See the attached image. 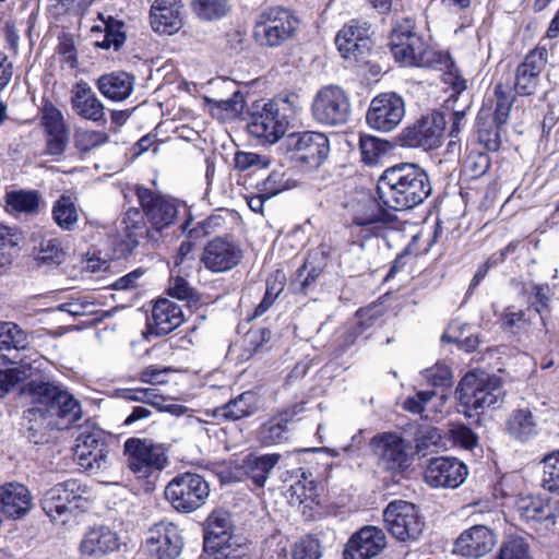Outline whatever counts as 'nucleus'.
I'll list each match as a JSON object with an SVG mask.
<instances>
[{
  "instance_id": "1",
  "label": "nucleus",
  "mask_w": 559,
  "mask_h": 559,
  "mask_svg": "<svg viewBox=\"0 0 559 559\" xmlns=\"http://www.w3.org/2000/svg\"><path fill=\"white\" fill-rule=\"evenodd\" d=\"M32 403L23 414L25 437L34 444L48 442L53 430L69 428L81 418V406L69 392L51 383L31 384Z\"/></svg>"
},
{
  "instance_id": "2",
  "label": "nucleus",
  "mask_w": 559,
  "mask_h": 559,
  "mask_svg": "<svg viewBox=\"0 0 559 559\" xmlns=\"http://www.w3.org/2000/svg\"><path fill=\"white\" fill-rule=\"evenodd\" d=\"M431 190L425 169L409 163L386 168L377 183V193L382 205L395 211L409 210L421 204Z\"/></svg>"
},
{
  "instance_id": "3",
  "label": "nucleus",
  "mask_w": 559,
  "mask_h": 559,
  "mask_svg": "<svg viewBox=\"0 0 559 559\" xmlns=\"http://www.w3.org/2000/svg\"><path fill=\"white\" fill-rule=\"evenodd\" d=\"M390 49L396 61L408 67L433 68L443 58V53L435 50L408 20L393 28Z\"/></svg>"
},
{
  "instance_id": "4",
  "label": "nucleus",
  "mask_w": 559,
  "mask_h": 559,
  "mask_svg": "<svg viewBox=\"0 0 559 559\" xmlns=\"http://www.w3.org/2000/svg\"><path fill=\"white\" fill-rule=\"evenodd\" d=\"M515 95L501 83L493 88L492 97L481 107L478 121V140L491 152H497L501 146L500 128L506 124L510 117Z\"/></svg>"
},
{
  "instance_id": "5",
  "label": "nucleus",
  "mask_w": 559,
  "mask_h": 559,
  "mask_svg": "<svg viewBox=\"0 0 559 559\" xmlns=\"http://www.w3.org/2000/svg\"><path fill=\"white\" fill-rule=\"evenodd\" d=\"M299 20L288 8H263L253 25V38L262 47L275 48L290 40L297 33Z\"/></svg>"
},
{
  "instance_id": "6",
  "label": "nucleus",
  "mask_w": 559,
  "mask_h": 559,
  "mask_svg": "<svg viewBox=\"0 0 559 559\" xmlns=\"http://www.w3.org/2000/svg\"><path fill=\"white\" fill-rule=\"evenodd\" d=\"M164 495L176 511L191 513L206 502L210 486L199 474L182 473L167 484Z\"/></svg>"
},
{
  "instance_id": "7",
  "label": "nucleus",
  "mask_w": 559,
  "mask_h": 559,
  "mask_svg": "<svg viewBox=\"0 0 559 559\" xmlns=\"http://www.w3.org/2000/svg\"><path fill=\"white\" fill-rule=\"evenodd\" d=\"M459 400L469 411L491 407L502 397L501 381L486 373H467L459 383Z\"/></svg>"
},
{
  "instance_id": "8",
  "label": "nucleus",
  "mask_w": 559,
  "mask_h": 559,
  "mask_svg": "<svg viewBox=\"0 0 559 559\" xmlns=\"http://www.w3.org/2000/svg\"><path fill=\"white\" fill-rule=\"evenodd\" d=\"M383 521L388 532L403 543L416 542L425 527L418 508L404 500L390 502L383 511Z\"/></svg>"
},
{
  "instance_id": "9",
  "label": "nucleus",
  "mask_w": 559,
  "mask_h": 559,
  "mask_svg": "<svg viewBox=\"0 0 559 559\" xmlns=\"http://www.w3.org/2000/svg\"><path fill=\"white\" fill-rule=\"evenodd\" d=\"M348 94L337 85H326L318 91L312 102V116L321 124L344 126L350 117Z\"/></svg>"
},
{
  "instance_id": "10",
  "label": "nucleus",
  "mask_w": 559,
  "mask_h": 559,
  "mask_svg": "<svg viewBox=\"0 0 559 559\" xmlns=\"http://www.w3.org/2000/svg\"><path fill=\"white\" fill-rule=\"evenodd\" d=\"M128 467L139 477L146 478L153 471H162L168 464L163 444L148 439L129 438L123 444Z\"/></svg>"
},
{
  "instance_id": "11",
  "label": "nucleus",
  "mask_w": 559,
  "mask_h": 559,
  "mask_svg": "<svg viewBox=\"0 0 559 559\" xmlns=\"http://www.w3.org/2000/svg\"><path fill=\"white\" fill-rule=\"evenodd\" d=\"M85 492L86 489L76 479L59 483L45 491L43 510L52 521L66 523L73 510L79 508Z\"/></svg>"
},
{
  "instance_id": "12",
  "label": "nucleus",
  "mask_w": 559,
  "mask_h": 559,
  "mask_svg": "<svg viewBox=\"0 0 559 559\" xmlns=\"http://www.w3.org/2000/svg\"><path fill=\"white\" fill-rule=\"evenodd\" d=\"M335 45L341 56L349 62L368 63L372 47L370 24L362 20H350L337 32Z\"/></svg>"
},
{
  "instance_id": "13",
  "label": "nucleus",
  "mask_w": 559,
  "mask_h": 559,
  "mask_svg": "<svg viewBox=\"0 0 559 559\" xmlns=\"http://www.w3.org/2000/svg\"><path fill=\"white\" fill-rule=\"evenodd\" d=\"M284 145L293 158L309 169L318 168L330 152L328 138L320 132H294L285 138Z\"/></svg>"
},
{
  "instance_id": "14",
  "label": "nucleus",
  "mask_w": 559,
  "mask_h": 559,
  "mask_svg": "<svg viewBox=\"0 0 559 559\" xmlns=\"http://www.w3.org/2000/svg\"><path fill=\"white\" fill-rule=\"evenodd\" d=\"M74 455L85 469L105 468L108 462V450L103 431L94 426H81L75 435Z\"/></svg>"
},
{
  "instance_id": "15",
  "label": "nucleus",
  "mask_w": 559,
  "mask_h": 559,
  "mask_svg": "<svg viewBox=\"0 0 559 559\" xmlns=\"http://www.w3.org/2000/svg\"><path fill=\"white\" fill-rule=\"evenodd\" d=\"M444 126V117L433 111L404 128L400 134V141L406 147L436 148L441 144Z\"/></svg>"
},
{
  "instance_id": "16",
  "label": "nucleus",
  "mask_w": 559,
  "mask_h": 559,
  "mask_svg": "<svg viewBox=\"0 0 559 559\" xmlns=\"http://www.w3.org/2000/svg\"><path fill=\"white\" fill-rule=\"evenodd\" d=\"M404 116V99L395 93H382L372 98L366 121L373 130L390 132L401 123Z\"/></svg>"
},
{
  "instance_id": "17",
  "label": "nucleus",
  "mask_w": 559,
  "mask_h": 559,
  "mask_svg": "<svg viewBox=\"0 0 559 559\" xmlns=\"http://www.w3.org/2000/svg\"><path fill=\"white\" fill-rule=\"evenodd\" d=\"M136 197L147 223L155 230L160 231L175 223L179 213L177 200L141 186L136 187Z\"/></svg>"
},
{
  "instance_id": "18",
  "label": "nucleus",
  "mask_w": 559,
  "mask_h": 559,
  "mask_svg": "<svg viewBox=\"0 0 559 559\" xmlns=\"http://www.w3.org/2000/svg\"><path fill=\"white\" fill-rule=\"evenodd\" d=\"M287 127L286 116L281 112L278 105L274 102L265 103L261 110L253 112L247 126L252 136L269 144L282 139Z\"/></svg>"
},
{
  "instance_id": "19",
  "label": "nucleus",
  "mask_w": 559,
  "mask_h": 559,
  "mask_svg": "<svg viewBox=\"0 0 559 559\" xmlns=\"http://www.w3.org/2000/svg\"><path fill=\"white\" fill-rule=\"evenodd\" d=\"M548 62V49L538 45L531 50L516 67L514 91L521 96L535 94L540 83V74Z\"/></svg>"
},
{
  "instance_id": "20",
  "label": "nucleus",
  "mask_w": 559,
  "mask_h": 559,
  "mask_svg": "<svg viewBox=\"0 0 559 559\" xmlns=\"http://www.w3.org/2000/svg\"><path fill=\"white\" fill-rule=\"evenodd\" d=\"M468 475L467 466L455 457H433L425 471L426 483L435 488H457Z\"/></svg>"
},
{
  "instance_id": "21",
  "label": "nucleus",
  "mask_w": 559,
  "mask_h": 559,
  "mask_svg": "<svg viewBox=\"0 0 559 559\" xmlns=\"http://www.w3.org/2000/svg\"><path fill=\"white\" fill-rule=\"evenodd\" d=\"M183 539L173 523L160 522L151 530L146 539V552L156 559H177L182 550Z\"/></svg>"
},
{
  "instance_id": "22",
  "label": "nucleus",
  "mask_w": 559,
  "mask_h": 559,
  "mask_svg": "<svg viewBox=\"0 0 559 559\" xmlns=\"http://www.w3.org/2000/svg\"><path fill=\"white\" fill-rule=\"evenodd\" d=\"M242 259V250L235 241L224 237L210 240L201 257L205 269L219 273L234 269Z\"/></svg>"
},
{
  "instance_id": "23",
  "label": "nucleus",
  "mask_w": 559,
  "mask_h": 559,
  "mask_svg": "<svg viewBox=\"0 0 559 559\" xmlns=\"http://www.w3.org/2000/svg\"><path fill=\"white\" fill-rule=\"evenodd\" d=\"M380 465L392 472H403L411 465L405 441L395 433H382L372 439Z\"/></svg>"
},
{
  "instance_id": "24",
  "label": "nucleus",
  "mask_w": 559,
  "mask_h": 559,
  "mask_svg": "<svg viewBox=\"0 0 559 559\" xmlns=\"http://www.w3.org/2000/svg\"><path fill=\"white\" fill-rule=\"evenodd\" d=\"M386 538L377 526H364L346 544L344 559H371L385 547Z\"/></svg>"
},
{
  "instance_id": "25",
  "label": "nucleus",
  "mask_w": 559,
  "mask_h": 559,
  "mask_svg": "<svg viewBox=\"0 0 559 559\" xmlns=\"http://www.w3.org/2000/svg\"><path fill=\"white\" fill-rule=\"evenodd\" d=\"M497 543L495 533L485 525L465 530L454 543V552L467 559H478L492 550Z\"/></svg>"
},
{
  "instance_id": "26",
  "label": "nucleus",
  "mask_w": 559,
  "mask_h": 559,
  "mask_svg": "<svg viewBox=\"0 0 559 559\" xmlns=\"http://www.w3.org/2000/svg\"><path fill=\"white\" fill-rule=\"evenodd\" d=\"M72 110L83 119L105 122V106L92 87L84 81L78 82L71 90Z\"/></svg>"
},
{
  "instance_id": "27",
  "label": "nucleus",
  "mask_w": 559,
  "mask_h": 559,
  "mask_svg": "<svg viewBox=\"0 0 559 559\" xmlns=\"http://www.w3.org/2000/svg\"><path fill=\"white\" fill-rule=\"evenodd\" d=\"M33 507L29 490L22 484L10 483L0 487V513L9 519H21Z\"/></svg>"
},
{
  "instance_id": "28",
  "label": "nucleus",
  "mask_w": 559,
  "mask_h": 559,
  "mask_svg": "<svg viewBox=\"0 0 559 559\" xmlns=\"http://www.w3.org/2000/svg\"><path fill=\"white\" fill-rule=\"evenodd\" d=\"M179 0H155L151 8V24L159 34L173 35L182 26Z\"/></svg>"
},
{
  "instance_id": "29",
  "label": "nucleus",
  "mask_w": 559,
  "mask_h": 559,
  "mask_svg": "<svg viewBox=\"0 0 559 559\" xmlns=\"http://www.w3.org/2000/svg\"><path fill=\"white\" fill-rule=\"evenodd\" d=\"M118 547L117 533L106 526H99L85 534L80 544V552L85 558L99 559L117 550Z\"/></svg>"
},
{
  "instance_id": "30",
  "label": "nucleus",
  "mask_w": 559,
  "mask_h": 559,
  "mask_svg": "<svg viewBox=\"0 0 559 559\" xmlns=\"http://www.w3.org/2000/svg\"><path fill=\"white\" fill-rule=\"evenodd\" d=\"M183 321L181 308L174 301L160 299L152 309V322L148 323L151 334L166 335L178 328Z\"/></svg>"
},
{
  "instance_id": "31",
  "label": "nucleus",
  "mask_w": 559,
  "mask_h": 559,
  "mask_svg": "<svg viewBox=\"0 0 559 559\" xmlns=\"http://www.w3.org/2000/svg\"><path fill=\"white\" fill-rule=\"evenodd\" d=\"M302 411V404H297L270 418L259 428L260 442L264 445H272L288 440V424Z\"/></svg>"
},
{
  "instance_id": "32",
  "label": "nucleus",
  "mask_w": 559,
  "mask_h": 559,
  "mask_svg": "<svg viewBox=\"0 0 559 559\" xmlns=\"http://www.w3.org/2000/svg\"><path fill=\"white\" fill-rule=\"evenodd\" d=\"M353 223L357 226L386 224L394 219L391 209L383 207L374 198L365 195L352 206Z\"/></svg>"
},
{
  "instance_id": "33",
  "label": "nucleus",
  "mask_w": 559,
  "mask_h": 559,
  "mask_svg": "<svg viewBox=\"0 0 559 559\" xmlns=\"http://www.w3.org/2000/svg\"><path fill=\"white\" fill-rule=\"evenodd\" d=\"M230 515L223 510L213 511L206 519L204 527V549H217L228 544L231 538Z\"/></svg>"
},
{
  "instance_id": "34",
  "label": "nucleus",
  "mask_w": 559,
  "mask_h": 559,
  "mask_svg": "<svg viewBox=\"0 0 559 559\" xmlns=\"http://www.w3.org/2000/svg\"><path fill=\"white\" fill-rule=\"evenodd\" d=\"M27 345V334L17 324L0 322V357L12 364L22 361L19 353L26 349Z\"/></svg>"
},
{
  "instance_id": "35",
  "label": "nucleus",
  "mask_w": 559,
  "mask_h": 559,
  "mask_svg": "<svg viewBox=\"0 0 559 559\" xmlns=\"http://www.w3.org/2000/svg\"><path fill=\"white\" fill-rule=\"evenodd\" d=\"M134 81V76L128 72H111L97 80V87L106 98L122 102L133 92Z\"/></svg>"
},
{
  "instance_id": "36",
  "label": "nucleus",
  "mask_w": 559,
  "mask_h": 559,
  "mask_svg": "<svg viewBox=\"0 0 559 559\" xmlns=\"http://www.w3.org/2000/svg\"><path fill=\"white\" fill-rule=\"evenodd\" d=\"M5 210L11 215H37L40 211L41 194L37 190H12L5 193Z\"/></svg>"
},
{
  "instance_id": "37",
  "label": "nucleus",
  "mask_w": 559,
  "mask_h": 559,
  "mask_svg": "<svg viewBox=\"0 0 559 559\" xmlns=\"http://www.w3.org/2000/svg\"><path fill=\"white\" fill-rule=\"evenodd\" d=\"M255 409L257 395L251 391H247L239 394L224 406L216 408L213 416L215 418L235 421L252 415Z\"/></svg>"
},
{
  "instance_id": "38",
  "label": "nucleus",
  "mask_w": 559,
  "mask_h": 559,
  "mask_svg": "<svg viewBox=\"0 0 559 559\" xmlns=\"http://www.w3.org/2000/svg\"><path fill=\"white\" fill-rule=\"evenodd\" d=\"M51 216L55 224L62 230H74L80 219L74 198L70 194H61L52 204Z\"/></svg>"
},
{
  "instance_id": "39",
  "label": "nucleus",
  "mask_w": 559,
  "mask_h": 559,
  "mask_svg": "<svg viewBox=\"0 0 559 559\" xmlns=\"http://www.w3.org/2000/svg\"><path fill=\"white\" fill-rule=\"evenodd\" d=\"M507 430L521 442L534 438L538 431L536 419L530 409L514 411L507 421Z\"/></svg>"
},
{
  "instance_id": "40",
  "label": "nucleus",
  "mask_w": 559,
  "mask_h": 559,
  "mask_svg": "<svg viewBox=\"0 0 559 559\" xmlns=\"http://www.w3.org/2000/svg\"><path fill=\"white\" fill-rule=\"evenodd\" d=\"M280 459L278 453L260 456L249 455L245 461L246 473L257 487H263Z\"/></svg>"
},
{
  "instance_id": "41",
  "label": "nucleus",
  "mask_w": 559,
  "mask_h": 559,
  "mask_svg": "<svg viewBox=\"0 0 559 559\" xmlns=\"http://www.w3.org/2000/svg\"><path fill=\"white\" fill-rule=\"evenodd\" d=\"M192 7L197 15L205 21L225 17L231 9L229 0H192Z\"/></svg>"
},
{
  "instance_id": "42",
  "label": "nucleus",
  "mask_w": 559,
  "mask_h": 559,
  "mask_svg": "<svg viewBox=\"0 0 559 559\" xmlns=\"http://www.w3.org/2000/svg\"><path fill=\"white\" fill-rule=\"evenodd\" d=\"M293 187H295V181L290 178L288 173L283 169H275L258 185V190L263 192L264 195L273 198Z\"/></svg>"
},
{
  "instance_id": "43",
  "label": "nucleus",
  "mask_w": 559,
  "mask_h": 559,
  "mask_svg": "<svg viewBox=\"0 0 559 559\" xmlns=\"http://www.w3.org/2000/svg\"><path fill=\"white\" fill-rule=\"evenodd\" d=\"M98 17L103 22L105 35L102 41H97V46L103 49L112 47L118 50L126 40V35L121 31L123 24L114 20L111 16L105 20L102 13H98Z\"/></svg>"
},
{
  "instance_id": "44",
  "label": "nucleus",
  "mask_w": 559,
  "mask_h": 559,
  "mask_svg": "<svg viewBox=\"0 0 559 559\" xmlns=\"http://www.w3.org/2000/svg\"><path fill=\"white\" fill-rule=\"evenodd\" d=\"M543 465L542 486L550 492H559V451L546 455Z\"/></svg>"
},
{
  "instance_id": "45",
  "label": "nucleus",
  "mask_w": 559,
  "mask_h": 559,
  "mask_svg": "<svg viewBox=\"0 0 559 559\" xmlns=\"http://www.w3.org/2000/svg\"><path fill=\"white\" fill-rule=\"evenodd\" d=\"M109 136L102 131L78 129L74 134V143L81 152H90L91 150L108 142Z\"/></svg>"
},
{
  "instance_id": "46",
  "label": "nucleus",
  "mask_w": 559,
  "mask_h": 559,
  "mask_svg": "<svg viewBox=\"0 0 559 559\" xmlns=\"http://www.w3.org/2000/svg\"><path fill=\"white\" fill-rule=\"evenodd\" d=\"M490 165L491 162L488 154L475 152L466 157L463 171L468 178L476 179L484 176L489 170Z\"/></svg>"
},
{
  "instance_id": "47",
  "label": "nucleus",
  "mask_w": 559,
  "mask_h": 559,
  "mask_svg": "<svg viewBox=\"0 0 559 559\" xmlns=\"http://www.w3.org/2000/svg\"><path fill=\"white\" fill-rule=\"evenodd\" d=\"M360 151L364 163L373 165L379 162L380 156L384 153V145L374 136H361Z\"/></svg>"
},
{
  "instance_id": "48",
  "label": "nucleus",
  "mask_w": 559,
  "mask_h": 559,
  "mask_svg": "<svg viewBox=\"0 0 559 559\" xmlns=\"http://www.w3.org/2000/svg\"><path fill=\"white\" fill-rule=\"evenodd\" d=\"M235 167L238 170H247L251 167L266 168L270 166L271 159L265 156L253 152H237L234 158Z\"/></svg>"
},
{
  "instance_id": "49",
  "label": "nucleus",
  "mask_w": 559,
  "mask_h": 559,
  "mask_svg": "<svg viewBox=\"0 0 559 559\" xmlns=\"http://www.w3.org/2000/svg\"><path fill=\"white\" fill-rule=\"evenodd\" d=\"M447 67L443 74V81L450 85L454 93L461 94L467 88V81L461 75L454 62L445 55H443L442 62Z\"/></svg>"
},
{
  "instance_id": "50",
  "label": "nucleus",
  "mask_w": 559,
  "mask_h": 559,
  "mask_svg": "<svg viewBox=\"0 0 559 559\" xmlns=\"http://www.w3.org/2000/svg\"><path fill=\"white\" fill-rule=\"evenodd\" d=\"M64 252L56 240L43 241L37 260L47 265H59L63 262Z\"/></svg>"
},
{
  "instance_id": "51",
  "label": "nucleus",
  "mask_w": 559,
  "mask_h": 559,
  "mask_svg": "<svg viewBox=\"0 0 559 559\" xmlns=\"http://www.w3.org/2000/svg\"><path fill=\"white\" fill-rule=\"evenodd\" d=\"M24 368V365H22L21 368L0 370V397H3L17 383L27 378V373Z\"/></svg>"
},
{
  "instance_id": "52",
  "label": "nucleus",
  "mask_w": 559,
  "mask_h": 559,
  "mask_svg": "<svg viewBox=\"0 0 559 559\" xmlns=\"http://www.w3.org/2000/svg\"><path fill=\"white\" fill-rule=\"evenodd\" d=\"M321 550L319 540L305 537L294 546L293 559H320Z\"/></svg>"
},
{
  "instance_id": "53",
  "label": "nucleus",
  "mask_w": 559,
  "mask_h": 559,
  "mask_svg": "<svg viewBox=\"0 0 559 559\" xmlns=\"http://www.w3.org/2000/svg\"><path fill=\"white\" fill-rule=\"evenodd\" d=\"M499 559H531L527 545L522 538H511L503 543Z\"/></svg>"
},
{
  "instance_id": "54",
  "label": "nucleus",
  "mask_w": 559,
  "mask_h": 559,
  "mask_svg": "<svg viewBox=\"0 0 559 559\" xmlns=\"http://www.w3.org/2000/svg\"><path fill=\"white\" fill-rule=\"evenodd\" d=\"M425 378L433 386H448L451 384L452 373L445 365H436L425 370Z\"/></svg>"
},
{
  "instance_id": "55",
  "label": "nucleus",
  "mask_w": 559,
  "mask_h": 559,
  "mask_svg": "<svg viewBox=\"0 0 559 559\" xmlns=\"http://www.w3.org/2000/svg\"><path fill=\"white\" fill-rule=\"evenodd\" d=\"M322 273L321 266L312 265L310 259H307L302 266L298 270V277H302L300 287L304 293L308 292V288L318 280Z\"/></svg>"
},
{
  "instance_id": "56",
  "label": "nucleus",
  "mask_w": 559,
  "mask_h": 559,
  "mask_svg": "<svg viewBox=\"0 0 559 559\" xmlns=\"http://www.w3.org/2000/svg\"><path fill=\"white\" fill-rule=\"evenodd\" d=\"M171 368H159L157 366H148L140 372V381L148 384H164L167 382L166 374Z\"/></svg>"
},
{
  "instance_id": "57",
  "label": "nucleus",
  "mask_w": 559,
  "mask_h": 559,
  "mask_svg": "<svg viewBox=\"0 0 559 559\" xmlns=\"http://www.w3.org/2000/svg\"><path fill=\"white\" fill-rule=\"evenodd\" d=\"M314 490L316 484L312 480L307 481L306 478L304 480H297L290 486L292 497L295 496L300 503L307 500H313Z\"/></svg>"
},
{
  "instance_id": "58",
  "label": "nucleus",
  "mask_w": 559,
  "mask_h": 559,
  "mask_svg": "<svg viewBox=\"0 0 559 559\" xmlns=\"http://www.w3.org/2000/svg\"><path fill=\"white\" fill-rule=\"evenodd\" d=\"M169 294L173 297H176L181 300H190L194 296L193 288L188 284V282L180 277H173L169 285Z\"/></svg>"
},
{
  "instance_id": "59",
  "label": "nucleus",
  "mask_w": 559,
  "mask_h": 559,
  "mask_svg": "<svg viewBox=\"0 0 559 559\" xmlns=\"http://www.w3.org/2000/svg\"><path fill=\"white\" fill-rule=\"evenodd\" d=\"M453 440L465 449H472L477 443V437L466 426H457L451 430Z\"/></svg>"
},
{
  "instance_id": "60",
  "label": "nucleus",
  "mask_w": 559,
  "mask_h": 559,
  "mask_svg": "<svg viewBox=\"0 0 559 559\" xmlns=\"http://www.w3.org/2000/svg\"><path fill=\"white\" fill-rule=\"evenodd\" d=\"M68 142L67 131L50 132L47 139V152L50 155H60L63 153Z\"/></svg>"
},
{
  "instance_id": "61",
  "label": "nucleus",
  "mask_w": 559,
  "mask_h": 559,
  "mask_svg": "<svg viewBox=\"0 0 559 559\" xmlns=\"http://www.w3.org/2000/svg\"><path fill=\"white\" fill-rule=\"evenodd\" d=\"M140 218H142V216L138 210H130L126 214L124 223L127 224V228L132 229L130 236L133 234L135 237H142L148 234L146 225L143 224Z\"/></svg>"
},
{
  "instance_id": "62",
  "label": "nucleus",
  "mask_w": 559,
  "mask_h": 559,
  "mask_svg": "<svg viewBox=\"0 0 559 559\" xmlns=\"http://www.w3.org/2000/svg\"><path fill=\"white\" fill-rule=\"evenodd\" d=\"M44 120L48 133L67 131L63 123L62 114L55 107L46 109Z\"/></svg>"
},
{
  "instance_id": "63",
  "label": "nucleus",
  "mask_w": 559,
  "mask_h": 559,
  "mask_svg": "<svg viewBox=\"0 0 559 559\" xmlns=\"http://www.w3.org/2000/svg\"><path fill=\"white\" fill-rule=\"evenodd\" d=\"M441 441V432L437 428H429L423 431L417 438L416 449L421 452L428 449L430 445H438Z\"/></svg>"
},
{
  "instance_id": "64",
  "label": "nucleus",
  "mask_w": 559,
  "mask_h": 559,
  "mask_svg": "<svg viewBox=\"0 0 559 559\" xmlns=\"http://www.w3.org/2000/svg\"><path fill=\"white\" fill-rule=\"evenodd\" d=\"M265 284H266V290H265L264 295L275 301V299L280 296V294L284 289L285 275L281 272H277L276 274L269 276L266 278Z\"/></svg>"
}]
</instances>
